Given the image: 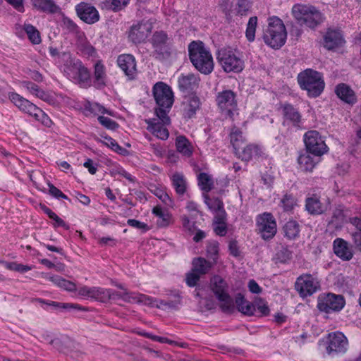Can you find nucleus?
I'll list each match as a JSON object with an SVG mask.
<instances>
[{"mask_svg": "<svg viewBox=\"0 0 361 361\" xmlns=\"http://www.w3.org/2000/svg\"><path fill=\"white\" fill-rule=\"evenodd\" d=\"M78 46L82 54L87 56H93L95 54L94 48L87 40L84 32H79L78 37Z\"/></svg>", "mask_w": 361, "mask_h": 361, "instance_id": "39", "label": "nucleus"}, {"mask_svg": "<svg viewBox=\"0 0 361 361\" xmlns=\"http://www.w3.org/2000/svg\"><path fill=\"white\" fill-rule=\"evenodd\" d=\"M217 59L226 73H240L245 67L244 61L239 56L238 51L231 47H224L219 50Z\"/></svg>", "mask_w": 361, "mask_h": 361, "instance_id": "8", "label": "nucleus"}, {"mask_svg": "<svg viewBox=\"0 0 361 361\" xmlns=\"http://www.w3.org/2000/svg\"><path fill=\"white\" fill-rule=\"evenodd\" d=\"M257 24V17H251L249 19L245 32L246 37L249 42H253L255 40Z\"/></svg>", "mask_w": 361, "mask_h": 361, "instance_id": "51", "label": "nucleus"}, {"mask_svg": "<svg viewBox=\"0 0 361 361\" xmlns=\"http://www.w3.org/2000/svg\"><path fill=\"white\" fill-rule=\"evenodd\" d=\"M200 274H197V272H194L193 269H192V271L188 273L186 276L187 284L190 287L196 286L197 281L200 279Z\"/></svg>", "mask_w": 361, "mask_h": 361, "instance_id": "58", "label": "nucleus"}, {"mask_svg": "<svg viewBox=\"0 0 361 361\" xmlns=\"http://www.w3.org/2000/svg\"><path fill=\"white\" fill-rule=\"evenodd\" d=\"M189 58L192 64L201 73L208 75L214 67L211 51L201 41H193L188 45Z\"/></svg>", "mask_w": 361, "mask_h": 361, "instance_id": "2", "label": "nucleus"}, {"mask_svg": "<svg viewBox=\"0 0 361 361\" xmlns=\"http://www.w3.org/2000/svg\"><path fill=\"white\" fill-rule=\"evenodd\" d=\"M345 301L341 295L322 293L318 296L317 307L324 312H339L345 306Z\"/></svg>", "mask_w": 361, "mask_h": 361, "instance_id": "16", "label": "nucleus"}, {"mask_svg": "<svg viewBox=\"0 0 361 361\" xmlns=\"http://www.w3.org/2000/svg\"><path fill=\"white\" fill-rule=\"evenodd\" d=\"M214 264L204 258L198 257L192 261V269L194 272L202 275L207 274Z\"/></svg>", "mask_w": 361, "mask_h": 361, "instance_id": "38", "label": "nucleus"}, {"mask_svg": "<svg viewBox=\"0 0 361 361\" xmlns=\"http://www.w3.org/2000/svg\"><path fill=\"white\" fill-rule=\"evenodd\" d=\"M207 256L213 260V264L216 262L217 255L219 252V245L217 243L209 244L207 250Z\"/></svg>", "mask_w": 361, "mask_h": 361, "instance_id": "54", "label": "nucleus"}, {"mask_svg": "<svg viewBox=\"0 0 361 361\" xmlns=\"http://www.w3.org/2000/svg\"><path fill=\"white\" fill-rule=\"evenodd\" d=\"M251 7V3L247 0H239L236 8L238 14L240 16L246 15Z\"/></svg>", "mask_w": 361, "mask_h": 361, "instance_id": "56", "label": "nucleus"}, {"mask_svg": "<svg viewBox=\"0 0 361 361\" xmlns=\"http://www.w3.org/2000/svg\"><path fill=\"white\" fill-rule=\"evenodd\" d=\"M295 288L301 297L305 298L312 295L319 290L320 281L314 275L302 274L297 279Z\"/></svg>", "mask_w": 361, "mask_h": 361, "instance_id": "17", "label": "nucleus"}, {"mask_svg": "<svg viewBox=\"0 0 361 361\" xmlns=\"http://www.w3.org/2000/svg\"><path fill=\"white\" fill-rule=\"evenodd\" d=\"M127 223L129 226L140 229L144 232L149 230V227L147 224L135 219H128Z\"/></svg>", "mask_w": 361, "mask_h": 361, "instance_id": "59", "label": "nucleus"}, {"mask_svg": "<svg viewBox=\"0 0 361 361\" xmlns=\"http://www.w3.org/2000/svg\"><path fill=\"white\" fill-rule=\"evenodd\" d=\"M249 290L252 293L258 294L261 293L262 288L255 280H250L248 283Z\"/></svg>", "mask_w": 361, "mask_h": 361, "instance_id": "64", "label": "nucleus"}, {"mask_svg": "<svg viewBox=\"0 0 361 361\" xmlns=\"http://www.w3.org/2000/svg\"><path fill=\"white\" fill-rule=\"evenodd\" d=\"M35 8L45 13H56L59 7L51 0H31Z\"/></svg>", "mask_w": 361, "mask_h": 361, "instance_id": "36", "label": "nucleus"}, {"mask_svg": "<svg viewBox=\"0 0 361 361\" xmlns=\"http://www.w3.org/2000/svg\"><path fill=\"white\" fill-rule=\"evenodd\" d=\"M98 121L103 126L109 130H116L118 126L114 121L106 116H99Z\"/></svg>", "mask_w": 361, "mask_h": 361, "instance_id": "55", "label": "nucleus"}, {"mask_svg": "<svg viewBox=\"0 0 361 361\" xmlns=\"http://www.w3.org/2000/svg\"><path fill=\"white\" fill-rule=\"evenodd\" d=\"M24 30L32 44H38L41 42L39 32L33 25L30 24H25Z\"/></svg>", "mask_w": 361, "mask_h": 361, "instance_id": "47", "label": "nucleus"}, {"mask_svg": "<svg viewBox=\"0 0 361 361\" xmlns=\"http://www.w3.org/2000/svg\"><path fill=\"white\" fill-rule=\"evenodd\" d=\"M94 84L97 87H101L106 83L105 68L100 62L94 65Z\"/></svg>", "mask_w": 361, "mask_h": 361, "instance_id": "43", "label": "nucleus"}, {"mask_svg": "<svg viewBox=\"0 0 361 361\" xmlns=\"http://www.w3.org/2000/svg\"><path fill=\"white\" fill-rule=\"evenodd\" d=\"M181 222L183 227L185 229L189 231H192L195 230V223L192 221L190 220L188 216H187L186 215H183L181 216Z\"/></svg>", "mask_w": 361, "mask_h": 361, "instance_id": "62", "label": "nucleus"}, {"mask_svg": "<svg viewBox=\"0 0 361 361\" xmlns=\"http://www.w3.org/2000/svg\"><path fill=\"white\" fill-rule=\"evenodd\" d=\"M49 192L50 195H51L53 197L57 199H64L67 200L68 197L64 195L59 189H58L56 187H55L52 184H49Z\"/></svg>", "mask_w": 361, "mask_h": 361, "instance_id": "60", "label": "nucleus"}, {"mask_svg": "<svg viewBox=\"0 0 361 361\" xmlns=\"http://www.w3.org/2000/svg\"><path fill=\"white\" fill-rule=\"evenodd\" d=\"M204 202L209 209L216 216H220L221 212H225L223 202L218 198H210L207 195L204 196Z\"/></svg>", "mask_w": 361, "mask_h": 361, "instance_id": "41", "label": "nucleus"}, {"mask_svg": "<svg viewBox=\"0 0 361 361\" xmlns=\"http://www.w3.org/2000/svg\"><path fill=\"white\" fill-rule=\"evenodd\" d=\"M152 192L156 195L161 201H162L166 205L171 207L173 201L170 196L166 192V188L163 186L157 187L154 186L151 189Z\"/></svg>", "mask_w": 361, "mask_h": 361, "instance_id": "45", "label": "nucleus"}, {"mask_svg": "<svg viewBox=\"0 0 361 361\" xmlns=\"http://www.w3.org/2000/svg\"><path fill=\"white\" fill-rule=\"evenodd\" d=\"M152 30V23L150 20H142L133 25L129 32V38L134 43L144 42Z\"/></svg>", "mask_w": 361, "mask_h": 361, "instance_id": "19", "label": "nucleus"}, {"mask_svg": "<svg viewBox=\"0 0 361 361\" xmlns=\"http://www.w3.org/2000/svg\"><path fill=\"white\" fill-rule=\"evenodd\" d=\"M215 101L223 116L233 118L238 111L237 95L233 91L224 90L219 92L216 95Z\"/></svg>", "mask_w": 361, "mask_h": 361, "instance_id": "9", "label": "nucleus"}, {"mask_svg": "<svg viewBox=\"0 0 361 361\" xmlns=\"http://www.w3.org/2000/svg\"><path fill=\"white\" fill-rule=\"evenodd\" d=\"M84 167L87 169L88 171L91 174L96 173L97 171V164L94 163L92 159H88L83 164Z\"/></svg>", "mask_w": 361, "mask_h": 361, "instance_id": "63", "label": "nucleus"}, {"mask_svg": "<svg viewBox=\"0 0 361 361\" xmlns=\"http://www.w3.org/2000/svg\"><path fill=\"white\" fill-rule=\"evenodd\" d=\"M324 345L329 355H334L344 353L348 347V341L346 336L340 331H335L328 334L326 338L320 341Z\"/></svg>", "mask_w": 361, "mask_h": 361, "instance_id": "11", "label": "nucleus"}, {"mask_svg": "<svg viewBox=\"0 0 361 361\" xmlns=\"http://www.w3.org/2000/svg\"><path fill=\"white\" fill-rule=\"evenodd\" d=\"M152 214L156 216L157 224L159 227H167L173 222L172 214L160 206L154 207Z\"/></svg>", "mask_w": 361, "mask_h": 361, "instance_id": "28", "label": "nucleus"}, {"mask_svg": "<svg viewBox=\"0 0 361 361\" xmlns=\"http://www.w3.org/2000/svg\"><path fill=\"white\" fill-rule=\"evenodd\" d=\"M305 207L308 212L312 214H320L326 209V206L322 203L316 195L307 198Z\"/></svg>", "mask_w": 361, "mask_h": 361, "instance_id": "32", "label": "nucleus"}, {"mask_svg": "<svg viewBox=\"0 0 361 361\" xmlns=\"http://www.w3.org/2000/svg\"><path fill=\"white\" fill-rule=\"evenodd\" d=\"M306 149L315 157H321L327 153L329 148L324 137L317 130H310L304 135Z\"/></svg>", "mask_w": 361, "mask_h": 361, "instance_id": "14", "label": "nucleus"}, {"mask_svg": "<svg viewBox=\"0 0 361 361\" xmlns=\"http://www.w3.org/2000/svg\"><path fill=\"white\" fill-rule=\"evenodd\" d=\"M211 287L213 293L220 302L224 311L231 312L234 307V302L228 293V286L220 276H215L211 281Z\"/></svg>", "mask_w": 361, "mask_h": 361, "instance_id": "12", "label": "nucleus"}, {"mask_svg": "<svg viewBox=\"0 0 361 361\" xmlns=\"http://www.w3.org/2000/svg\"><path fill=\"white\" fill-rule=\"evenodd\" d=\"M283 124L295 127H300L301 124V116L300 113L291 105L283 106Z\"/></svg>", "mask_w": 361, "mask_h": 361, "instance_id": "23", "label": "nucleus"}, {"mask_svg": "<svg viewBox=\"0 0 361 361\" xmlns=\"http://www.w3.org/2000/svg\"><path fill=\"white\" fill-rule=\"evenodd\" d=\"M200 78L197 75L189 73L188 75H181L178 78V87L183 92H188L197 87Z\"/></svg>", "mask_w": 361, "mask_h": 361, "instance_id": "26", "label": "nucleus"}, {"mask_svg": "<svg viewBox=\"0 0 361 361\" xmlns=\"http://www.w3.org/2000/svg\"><path fill=\"white\" fill-rule=\"evenodd\" d=\"M25 87L32 95L49 104L57 106L64 102L65 98L61 94H58L54 92H44L34 83L25 82Z\"/></svg>", "mask_w": 361, "mask_h": 361, "instance_id": "18", "label": "nucleus"}, {"mask_svg": "<svg viewBox=\"0 0 361 361\" xmlns=\"http://www.w3.org/2000/svg\"><path fill=\"white\" fill-rule=\"evenodd\" d=\"M44 278L65 290L70 292L75 291V295L80 297L94 298L97 300H102L106 297H111L109 290H104L99 287L82 286L76 288V286L74 283L66 280L59 276H51L47 274Z\"/></svg>", "mask_w": 361, "mask_h": 361, "instance_id": "3", "label": "nucleus"}, {"mask_svg": "<svg viewBox=\"0 0 361 361\" xmlns=\"http://www.w3.org/2000/svg\"><path fill=\"white\" fill-rule=\"evenodd\" d=\"M313 154L307 152L300 154L298 162L300 169L312 171L314 166L320 161V157H313Z\"/></svg>", "mask_w": 361, "mask_h": 361, "instance_id": "25", "label": "nucleus"}, {"mask_svg": "<svg viewBox=\"0 0 361 361\" xmlns=\"http://www.w3.org/2000/svg\"><path fill=\"white\" fill-rule=\"evenodd\" d=\"M256 231L264 240L274 238L277 231V226L271 213L264 212L257 216Z\"/></svg>", "mask_w": 361, "mask_h": 361, "instance_id": "13", "label": "nucleus"}, {"mask_svg": "<svg viewBox=\"0 0 361 361\" xmlns=\"http://www.w3.org/2000/svg\"><path fill=\"white\" fill-rule=\"evenodd\" d=\"M56 63L63 75L81 87L91 85L90 73L82 63L73 58L70 53L63 52L56 60Z\"/></svg>", "mask_w": 361, "mask_h": 361, "instance_id": "1", "label": "nucleus"}, {"mask_svg": "<svg viewBox=\"0 0 361 361\" xmlns=\"http://www.w3.org/2000/svg\"><path fill=\"white\" fill-rule=\"evenodd\" d=\"M198 185L202 190L208 192L211 190L213 181L210 176L206 173H201L198 177Z\"/></svg>", "mask_w": 361, "mask_h": 361, "instance_id": "49", "label": "nucleus"}, {"mask_svg": "<svg viewBox=\"0 0 361 361\" xmlns=\"http://www.w3.org/2000/svg\"><path fill=\"white\" fill-rule=\"evenodd\" d=\"M291 13L299 23L305 24L310 27H314L322 20V13L309 4H295L292 7Z\"/></svg>", "mask_w": 361, "mask_h": 361, "instance_id": "7", "label": "nucleus"}, {"mask_svg": "<svg viewBox=\"0 0 361 361\" xmlns=\"http://www.w3.org/2000/svg\"><path fill=\"white\" fill-rule=\"evenodd\" d=\"M62 26L69 32L75 33L77 37H79V32H82L78 25L70 18L63 16L61 20Z\"/></svg>", "mask_w": 361, "mask_h": 361, "instance_id": "52", "label": "nucleus"}, {"mask_svg": "<svg viewBox=\"0 0 361 361\" xmlns=\"http://www.w3.org/2000/svg\"><path fill=\"white\" fill-rule=\"evenodd\" d=\"M9 99L23 112L30 115L46 127L51 126L52 121L48 115L29 100L15 92L9 94Z\"/></svg>", "mask_w": 361, "mask_h": 361, "instance_id": "5", "label": "nucleus"}, {"mask_svg": "<svg viewBox=\"0 0 361 361\" xmlns=\"http://www.w3.org/2000/svg\"><path fill=\"white\" fill-rule=\"evenodd\" d=\"M300 87L307 92L312 97H318L324 88V82L321 74L315 71L307 69L298 76Z\"/></svg>", "mask_w": 361, "mask_h": 361, "instance_id": "6", "label": "nucleus"}, {"mask_svg": "<svg viewBox=\"0 0 361 361\" xmlns=\"http://www.w3.org/2000/svg\"><path fill=\"white\" fill-rule=\"evenodd\" d=\"M282 206L286 211L291 210L295 205H296V201L294 197L290 195H285L281 200Z\"/></svg>", "mask_w": 361, "mask_h": 361, "instance_id": "57", "label": "nucleus"}, {"mask_svg": "<svg viewBox=\"0 0 361 361\" xmlns=\"http://www.w3.org/2000/svg\"><path fill=\"white\" fill-rule=\"evenodd\" d=\"M168 41L167 35L164 32H157L152 37V44L155 51L158 53H162L166 49V44Z\"/></svg>", "mask_w": 361, "mask_h": 361, "instance_id": "40", "label": "nucleus"}, {"mask_svg": "<svg viewBox=\"0 0 361 361\" xmlns=\"http://www.w3.org/2000/svg\"><path fill=\"white\" fill-rule=\"evenodd\" d=\"M214 231L216 235L224 236L227 232L226 212H221L220 216H216L213 222Z\"/></svg>", "mask_w": 361, "mask_h": 361, "instance_id": "37", "label": "nucleus"}, {"mask_svg": "<svg viewBox=\"0 0 361 361\" xmlns=\"http://www.w3.org/2000/svg\"><path fill=\"white\" fill-rule=\"evenodd\" d=\"M200 100L195 95L188 97L183 104L184 115L187 118L192 117L200 107Z\"/></svg>", "mask_w": 361, "mask_h": 361, "instance_id": "30", "label": "nucleus"}, {"mask_svg": "<svg viewBox=\"0 0 361 361\" xmlns=\"http://www.w3.org/2000/svg\"><path fill=\"white\" fill-rule=\"evenodd\" d=\"M117 63L125 74L130 79L136 75V63L133 55L122 54L117 59Z\"/></svg>", "mask_w": 361, "mask_h": 361, "instance_id": "21", "label": "nucleus"}, {"mask_svg": "<svg viewBox=\"0 0 361 361\" xmlns=\"http://www.w3.org/2000/svg\"><path fill=\"white\" fill-rule=\"evenodd\" d=\"M235 154L243 161H248L252 159L259 158L264 154V148L257 145H248L242 147Z\"/></svg>", "mask_w": 361, "mask_h": 361, "instance_id": "22", "label": "nucleus"}, {"mask_svg": "<svg viewBox=\"0 0 361 361\" xmlns=\"http://www.w3.org/2000/svg\"><path fill=\"white\" fill-rule=\"evenodd\" d=\"M155 114L157 118L146 121L147 130L157 137L164 140H166L169 135L166 126L170 123L168 114L161 109H156Z\"/></svg>", "mask_w": 361, "mask_h": 361, "instance_id": "10", "label": "nucleus"}, {"mask_svg": "<svg viewBox=\"0 0 361 361\" xmlns=\"http://www.w3.org/2000/svg\"><path fill=\"white\" fill-rule=\"evenodd\" d=\"M283 231L285 235L290 238L294 239L295 238L300 232V226L299 224L293 220L288 221L284 225Z\"/></svg>", "mask_w": 361, "mask_h": 361, "instance_id": "44", "label": "nucleus"}, {"mask_svg": "<svg viewBox=\"0 0 361 361\" xmlns=\"http://www.w3.org/2000/svg\"><path fill=\"white\" fill-rule=\"evenodd\" d=\"M97 141L102 142L103 145L109 147L116 152L121 154L123 150V149L118 145L115 140L108 135H101L100 138L97 139Z\"/></svg>", "mask_w": 361, "mask_h": 361, "instance_id": "48", "label": "nucleus"}, {"mask_svg": "<svg viewBox=\"0 0 361 361\" xmlns=\"http://www.w3.org/2000/svg\"><path fill=\"white\" fill-rule=\"evenodd\" d=\"M78 16L88 24H93L99 20L98 11L90 4L82 2L75 6Z\"/></svg>", "mask_w": 361, "mask_h": 361, "instance_id": "20", "label": "nucleus"}, {"mask_svg": "<svg viewBox=\"0 0 361 361\" xmlns=\"http://www.w3.org/2000/svg\"><path fill=\"white\" fill-rule=\"evenodd\" d=\"M336 93L345 103L353 104L357 101L354 92L345 84L338 85L336 87Z\"/></svg>", "mask_w": 361, "mask_h": 361, "instance_id": "31", "label": "nucleus"}, {"mask_svg": "<svg viewBox=\"0 0 361 361\" xmlns=\"http://www.w3.org/2000/svg\"><path fill=\"white\" fill-rule=\"evenodd\" d=\"M176 147L177 151L183 156L190 157L193 152V147L190 142L183 135L177 136L176 139Z\"/></svg>", "mask_w": 361, "mask_h": 361, "instance_id": "33", "label": "nucleus"}, {"mask_svg": "<svg viewBox=\"0 0 361 361\" xmlns=\"http://www.w3.org/2000/svg\"><path fill=\"white\" fill-rule=\"evenodd\" d=\"M264 42L274 49L281 47L286 42L287 32L283 21L277 17L269 18L268 27L263 36Z\"/></svg>", "mask_w": 361, "mask_h": 361, "instance_id": "4", "label": "nucleus"}, {"mask_svg": "<svg viewBox=\"0 0 361 361\" xmlns=\"http://www.w3.org/2000/svg\"><path fill=\"white\" fill-rule=\"evenodd\" d=\"M230 137L231 142L235 152H238L243 147L245 142V138L242 132L239 129L234 128L231 132Z\"/></svg>", "mask_w": 361, "mask_h": 361, "instance_id": "42", "label": "nucleus"}, {"mask_svg": "<svg viewBox=\"0 0 361 361\" xmlns=\"http://www.w3.org/2000/svg\"><path fill=\"white\" fill-rule=\"evenodd\" d=\"M235 304L239 312L246 315L255 314V306L251 302L247 301L243 295L238 294L235 297Z\"/></svg>", "mask_w": 361, "mask_h": 361, "instance_id": "35", "label": "nucleus"}, {"mask_svg": "<svg viewBox=\"0 0 361 361\" xmlns=\"http://www.w3.org/2000/svg\"><path fill=\"white\" fill-rule=\"evenodd\" d=\"M172 185L178 195H183L187 192L188 182L185 176L178 172L174 173L171 176Z\"/></svg>", "mask_w": 361, "mask_h": 361, "instance_id": "29", "label": "nucleus"}, {"mask_svg": "<svg viewBox=\"0 0 361 361\" xmlns=\"http://www.w3.org/2000/svg\"><path fill=\"white\" fill-rule=\"evenodd\" d=\"M334 251L335 255L343 260L348 261L353 256L348 243L341 238H336L334 241Z\"/></svg>", "mask_w": 361, "mask_h": 361, "instance_id": "24", "label": "nucleus"}, {"mask_svg": "<svg viewBox=\"0 0 361 361\" xmlns=\"http://www.w3.org/2000/svg\"><path fill=\"white\" fill-rule=\"evenodd\" d=\"M344 42L343 36L339 30H329L324 37V47L333 49L341 46Z\"/></svg>", "mask_w": 361, "mask_h": 361, "instance_id": "27", "label": "nucleus"}, {"mask_svg": "<svg viewBox=\"0 0 361 361\" xmlns=\"http://www.w3.org/2000/svg\"><path fill=\"white\" fill-rule=\"evenodd\" d=\"M195 291H196V295H197V297H200V298H201V299H200V302L202 305L205 306V307H206L207 309H208V310H210V309L213 308V307H214V303H213V302H212V301H208V302H207L206 300H204V299L203 298V295H204V293H203V292H204V291H203V290H202V289H201V288H197V289L195 290Z\"/></svg>", "mask_w": 361, "mask_h": 361, "instance_id": "61", "label": "nucleus"}, {"mask_svg": "<svg viewBox=\"0 0 361 361\" xmlns=\"http://www.w3.org/2000/svg\"><path fill=\"white\" fill-rule=\"evenodd\" d=\"M123 300L130 302L142 303L144 305H147L150 306L157 305V304H155V301L152 298L143 294H130L128 292H125L123 295Z\"/></svg>", "mask_w": 361, "mask_h": 361, "instance_id": "34", "label": "nucleus"}, {"mask_svg": "<svg viewBox=\"0 0 361 361\" xmlns=\"http://www.w3.org/2000/svg\"><path fill=\"white\" fill-rule=\"evenodd\" d=\"M45 213L49 216L50 219L54 221V226L63 227L68 228V226L66 222L56 215L50 209L46 207L44 209Z\"/></svg>", "mask_w": 361, "mask_h": 361, "instance_id": "53", "label": "nucleus"}, {"mask_svg": "<svg viewBox=\"0 0 361 361\" xmlns=\"http://www.w3.org/2000/svg\"><path fill=\"white\" fill-rule=\"evenodd\" d=\"M153 94L158 106L157 109H164L168 114L173 104V94L171 87L164 82H157L153 87Z\"/></svg>", "mask_w": 361, "mask_h": 361, "instance_id": "15", "label": "nucleus"}, {"mask_svg": "<svg viewBox=\"0 0 361 361\" xmlns=\"http://www.w3.org/2000/svg\"><path fill=\"white\" fill-rule=\"evenodd\" d=\"M252 305L255 306L254 315L265 316L269 313V309L267 302L262 299L256 300Z\"/></svg>", "mask_w": 361, "mask_h": 361, "instance_id": "50", "label": "nucleus"}, {"mask_svg": "<svg viewBox=\"0 0 361 361\" xmlns=\"http://www.w3.org/2000/svg\"><path fill=\"white\" fill-rule=\"evenodd\" d=\"M130 0H105L102 2V7L106 9L118 11L125 8Z\"/></svg>", "mask_w": 361, "mask_h": 361, "instance_id": "46", "label": "nucleus"}]
</instances>
